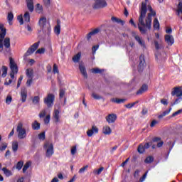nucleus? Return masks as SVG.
I'll return each mask as SVG.
<instances>
[{
  "label": "nucleus",
  "mask_w": 182,
  "mask_h": 182,
  "mask_svg": "<svg viewBox=\"0 0 182 182\" xmlns=\"http://www.w3.org/2000/svg\"><path fill=\"white\" fill-rule=\"evenodd\" d=\"M26 75L28 79H33V70L32 69H27L26 70Z\"/></svg>",
  "instance_id": "obj_26"
},
{
  "label": "nucleus",
  "mask_w": 182,
  "mask_h": 182,
  "mask_svg": "<svg viewBox=\"0 0 182 182\" xmlns=\"http://www.w3.org/2000/svg\"><path fill=\"white\" fill-rule=\"evenodd\" d=\"M22 80H23V76L21 75L18 80L17 89L20 87V86L22 83Z\"/></svg>",
  "instance_id": "obj_51"
},
{
  "label": "nucleus",
  "mask_w": 182,
  "mask_h": 182,
  "mask_svg": "<svg viewBox=\"0 0 182 182\" xmlns=\"http://www.w3.org/2000/svg\"><path fill=\"white\" fill-rule=\"evenodd\" d=\"M43 11V7L42 5H41V4H37L36 7V12H37V14H41Z\"/></svg>",
  "instance_id": "obj_36"
},
{
  "label": "nucleus",
  "mask_w": 182,
  "mask_h": 182,
  "mask_svg": "<svg viewBox=\"0 0 182 182\" xmlns=\"http://www.w3.org/2000/svg\"><path fill=\"white\" fill-rule=\"evenodd\" d=\"M82 56V53L79 52L77 54L75 55L73 57V62L75 63H78V62H80V58Z\"/></svg>",
  "instance_id": "obj_21"
},
{
  "label": "nucleus",
  "mask_w": 182,
  "mask_h": 182,
  "mask_svg": "<svg viewBox=\"0 0 182 182\" xmlns=\"http://www.w3.org/2000/svg\"><path fill=\"white\" fill-rule=\"evenodd\" d=\"M66 93V90H63L62 88L60 89V99L63 98V96H65V94Z\"/></svg>",
  "instance_id": "obj_48"
},
{
  "label": "nucleus",
  "mask_w": 182,
  "mask_h": 182,
  "mask_svg": "<svg viewBox=\"0 0 182 182\" xmlns=\"http://www.w3.org/2000/svg\"><path fill=\"white\" fill-rule=\"evenodd\" d=\"M76 153H77L76 146H73L71 148V154H72V156H75V154H76Z\"/></svg>",
  "instance_id": "obj_56"
},
{
  "label": "nucleus",
  "mask_w": 182,
  "mask_h": 182,
  "mask_svg": "<svg viewBox=\"0 0 182 182\" xmlns=\"http://www.w3.org/2000/svg\"><path fill=\"white\" fill-rule=\"evenodd\" d=\"M111 101L114 103H117L118 105H120V103H124V102H126V99L113 98L112 100H111Z\"/></svg>",
  "instance_id": "obj_34"
},
{
  "label": "nucleus",
  "mask_w": 182,
  "mask_h": 182,
  "mask_svg": "<svg viewBox=\"0 0 182 182\" xmlns=\"http://www.w3.org/2000/svg\"><path fill=\"white\" fill-rule=\"evenodd\" d=\"M40 43V41L33 43L30 48H28V49L24 54V56L26 58L27 56H30V55H32V53H33V52H35L36 49L39 48Z\"/></svg>",
  "instance_id": "obj_4"
},
{
  "label": "nucleus",
  "mask_w": 182,
  "mask_h": 182,
  "mask_svg": "<svg viewBox=\"0 0 182 182\" xmlns=\"http://www.w3.org/2000/svg\"><path fill=\"white\" fill-rule=\"evenodd\" d=\"M92 70V73H102L104 70H101L100 68H93L91 70Z\"/></svg>",
  "instance_id": "obj_45"
},
{
  "label": "nucleus",
  "mask_w": 182,
  "mask_h": 182,
  "mask_svg": "<svg viewBox=\"0 0 182 182\" xmlns=\"http://www.w3.org/2000/svg\"><path fill=\"white\" fill-rule=\"evenodd\" d=\"M55 102V95L48 94L46 97V106L50 108L53 106V102Z\"/></svg>",
  "instance_id": "obj_6"
},
{
  "label": "nucleus",
  "mask_w": 182,
  "mask_h": 182,
  "mask_svg": "<svg viewBox=\"0 0 182 182\" xmlns=\"http://www.w3.org/2000/svg\"><path fill=\"white\" fill-rule=\"evenodd\" d=\"M146 149H144V146H143V144H140L139 146H138V149H137V151L140 153V154H143V153H144V151Z\"/></svg>",
  "instance_id": "obj_42"
},
{
  "label": "nucleus",
  "mask_w": 182,
  "mask_h": 182,
  "mask_svg": "<svg viewBox=\"0 0 182 182\" xmlns=\"http://www.w3.org/2000/svg\"><path fill=\"white\" fill-rule=\"evenodd\" d=\"M53 118L55 123L59 122V110L58 109L54 110Z\"/></svg>",
  "instance_id": "obj_31"
},
{
  "label": "nucleus",
  "mask_w": 182,
  "mask_h": 182,
  "mask_svg": "<svg viewBox=\"0 0 182 182\" xmlns=\"http://www.w3.org/2000/svg\"><path fill=\"white\" fill-rule=\"evenodd\" d=\"M9 60H10V69L11 70V73H18V65H16V63H15V60H14V58H9Z\"/></svg>",
  "instance_id": "obj_8"
},
{
  "label": "nucleus",
  "mask_w": 182,
  "mask_h": 182,
  "mask_svg": "<svg viewBox=\"0 0 182 182\" xmlns=\"http://www.w3.org/2000/svg\"><path fill=\"white\" fill-rule=\"evenodd\" d=\"M107 6V2L106 0H95L93 5L94 9H100L102 8H106Z\"/></svg>",
  "instance_id": "obj_5"
},
{
  "label": "nucleus",
  "mask_w": 182,
  "mask_h": 182,
  "mask_svg": "<svg viewBox=\"0 0 182 182\" xmlns=\"http://www.w3.org/2000/svg\"><path fill=\"white\" fill-rule=\"evenodd\" d=\"M103 170H105V168L103 166H101L98 169H94L92 173L94 176H99L102 173V171H103Z\"/></svg>",
  "instance_id": "obj_32"
},
{
  "label": "nucleus",
  "mask_w": 182,
  "mask_h": 182,
  "mask_svg": "<svg viewBox=\"0 0 182 182\" xmlns=\"http://www.w3.org/2000/svg\"><path fill=\"white\" fill-rule=\"evenodd\" d=\"M38 25L41 28L42 31L45 29V27L46 26V18L42 17L40 18L38 21Z\"/></svg>",
  "instance_id": "obj_15"
},
{
  "label": "nucleus",
  "mask_w": 182,
  "mask_h": 182,
  "mask_svg": "<svg viewBox=\"0 0 182 182\" xmlns=\"http://www.w3.org/2000/svg\"><path fill=\"white\" fill-rule=\"evenodd\" d=\"M93 99H95V100H99L100 99H102V96L96 94V93H92V95Z\"/></svg>",
  "instance_id": "obj_53"
},
{
  "label": "nucleus",
  "mask_w": 182,
  "mask_h": 182,
  "mask_svg": "<svg viewBox=\"0 0 182 182\" xmlns=\"http://www.w3.org/2000/svg\"><path fill=\"white\" fill-rule=\"evenodd\" d=\"M53 73H59V68L56 64L53 65Z\"/></svg>",
  "instance_id": "obj_55"
},
{
  "label": "nucleus",
  "mask_w": 182,
  "mask_h": 182,
  "mask_svg": "<svg viewBox=\"0 0 182 182\" xmlns=\"http://www.w3.org/2000/svg\"><path fill=\"white\" fill-rule=\"evenodd\" d=\"M135 105H136V102L127 104L125 105V107H127V109H132V107H133V106H134Z\"/></svg>",
  "instance_id": "obj_61"
},
{
  "label": "nucleus",
  "mask_w": 182,
  "mask_h": 182,
  "mask_svg": "<svg viewBox=\"0 0 182 182\" xmlns=\"http://www.w3.org/2000/svg\"><path fill=\"white\" fill-rule=\"evenodd\" d=\"M178 16H180V14H182V2H179L178 4V9L176 10Z\"/></svg>",
  "instance_id": "obj_40"
},
{
  "label": "nucleus",
  "mask_w": 182,
  "mask_h": 182,
  "mask_svg": "<svg viewBox=\"0 0 182 182\" xmlns=\"http://www.w3.org/2000/svg\"><path fill=\"white\" fill-rule=\"evenodd\" d=\"M16 131L18 132V137L20 140L26 138V129L23 128L22 122L18 124Z\"/></svg>",
  "instance_id": "obj_2"
},
{
  "label": "nucleus",
  "mask_w": 182,
  "mask_h": 182,
  "mask_svg": "<svg viewBox=\"0 0 182 182\" xmlns=\"http://www.w3.org/2000/svg\"><path fill=\"white\" fill-rule=\"evenodd\" d=\"M144 161L145 163H153L154 161V158H153V156H148Z\"/></svg>",
  "instance_id": "obj_47"
},
{
  "label": "nucleus",
  "mask_w": 182,
  "mask_h": 182,
  "mask_svg": "<svg viewBox=\"0 0 182 182\" xmlns=\"http://www.w3.org/2000/svg\"><path fill=\"white\" fill-rule=\"evenodd\" d=\"M23 18L25 22H30L31 21V15L28 11H26L23 15Z\"/></svg>",
  "instance_id": "obj_39"
},
{
  "label": "nucleus",
  "mask_w": 182,
  "mask_h": 182,
  "mask_svg": "<svg viewBox=\"0 0 182 182\" xmlns=\"http://www.w3.org/2000/svg\"><path fill=\"white\" fill-rule=\"evenodd\" d=\"M36 54L39 53L40 55H42V53H45V48H40L36 50Z\"/></svg>",
  "instance_id": "obj_60"
},
{
  "label": "nucleus",
  "mask_w": 182,
  "mask_h": 182,
  "mask_svg": "<svg viewBox=\"0 0 182 182\" xmlns=\"http://www.w3.org/2000/svg\"><path fill=\"white\" fill-rule=\"evenodd\" d=\"M31 164H32V162L28 161L25 164V165L23 167V173H26V170L31 167Z\"/></svg>",
  "instance_id": "obj_37"
},
{
  "label": "nucleus",
  "mask_w": 182,
  "mask_h": 182,
  "mask_svg": "<svg viewBox=\"0 0 182 182\" xmlns=\"http://www.w3.org/2000/svg\"><path fill=\"white\" fill-rule=\"evenodd\" d=\"M147 89H149V87H147V85H143L141 87V90H142L144 92H147Z\"/></svg>",
  "instance_id": "obj_64"
},
{
  "label": "nucleus",
  "mask_w": 182,
  "mask_h": 182,
  "mask_svg": "<svg viewBox=\"0 0 182 182\" xmlns=\"http://www.w3.org/2000/svg\"><path fill=\"white\" fill-rule=\"evenodd\" d=\"M79 69H80V73L82 75L85 79H87V72L86 71V67H85V65L80 64Z\"/></svg>",
  "instance_id": "obj_13"
},
{
  "label": "nucleus",
  "mask_w": 182,
  "mask_h": 182,
  "mask_svg": "<svg viewBox=\"0 0 182 182\" xmlns=\"http://www.w3.org/2000/svg\"><path fill=\"white\" fill-rule=\"evenodd\" d=\"M161 103L164 106H167V105H168V102L167 101L166 99H164V98L161 100Z\"/></svg>",
  "instance_id": "obj_59"
},
{
  "label": "nucleus",
  "mask_w": 182,
  "mask_h": 182,
  "mask_svg": "<svg viewBox=\"0 0 182 182\" xmlns=\"http://www.w3.org/2000/svg\"><path fill=\"white\" fill-rule=\"evenodd\" d=\"M1 71H2L1 77H6V75H8V67L3 65L1 67Z\"/></svg>",
  "instance_id": "obj_28"
},
{
  "label": "nucleus",
  "mask_w": 182,
  "mask_h": 182,
  "mask_svg": "<svg viewBox=\"0 0 182 182\" xmlns=\"http://www.w3.org/2000/svg\"><path fill=\"white\" fill-rule=\"evenodd\" d=\"M12 102V97L11 95H8L6 99V103L7 105H11Z\"/></svg>",
  "instance_id": "obj_54"
},
{
  "label": "nucleus",
  "mask_w": 182,
  "mask_h": 182,
  "mask_svg": "<svg viewBox=\"0 0 182 182\" xmlns=\"http://www.w3.org/2000/svg\"><path fill=\"white\" fill-rule=\"evenodd\" d=\"M95 133H99V129L96 126H92L91 129L87 131V135L88 137H92Z\"/></svg>",
  "instance_id": "obj_11"
},
{
  "label": "nucleus",
  "mask_w": 182,
  "mask_h": 182,
  "mask_svg": "<svg viewBox=\"0 0 182 182\" xmlns=\"http://www.w3.org/2000/svg\"><path fill=\"white\" fill-rule=\"evenodd\" d=\"M165 42L168 45H173L174 43V38L171 35H166L165 36Z\"/></svg>",
  "instance_id": "obj_17"
},
{
  "label": "nucleus",
  "mask_w": 182,
  "mask_h": 182,
  "mask_svg": "<svg viewBox=\"0 0 182 182\" xmlns=\"http://www.w3.org/2000/svg\"><path fill=\"white\" fill-rule=\"evenodd\" d=\"M54 32L58 36L60 35V20H57V25L54 28Z\"/></svg>",
  "instance_id": "obj_20"
},
{
  "label": "nucleus",
  "mask_w": 182,
  "mask_h": 182,
  "mask_svg": "<svg viewBox=\"0 0 182 182\" xmlns=\"http://www.w3.org/2000/svg\"><path fill=\"white\" fill-rule=\"evenodd\" d=\"M87 168H89V165H86V166H83L82 168H80V170H79L80 174H82V173L86 171V170H87Z\"/></svg>",
  "instance_id": "obj_49"
},
{
  "label": "nucleus",
  "mask_w": 182,
  "mask_h": 182,
  "mask_svg": "<svg viewBox=\"0 0 182 182\" xmlns=\"http://www.w3.org/2000/svg\"><path fill=\"white\" fill-rule=\"evenodd\" d=\"M21 97L22 102L25 103V102H26V98L28 97V91L26 90V88L21 89Z\"/></svg>",
  "instance_id": "obj_14"
},
{
  "label": "nucleus",
  "mask_w": 182,
  "mask_h": 182,
  "mask_svg": "<svg viewBox=\"0 0 182 182\" xmlns=\"http://www.w3.org/2000/svg\"><path fill=\"white\" fill-rule=\"evenodd\" d=\"M40 100H41V98H39V96H35L33 98L32 102H33V105H39Z\"/></svg>",
  "instance_id": "obj_41"
},
{
  "label": "nucleus",
  "mask_w": 182,
  "mask_h": 182,
  "mask_svg": "<svg viewBox=\"0 0 182 182\" xmlns=\"http://www.w3.org/2000/svg\"><path fill=\"white\" fill-rule=\"evenodd\" d=\"M146 66V61L144 60V55H141L139 57V64L138 65L139 72H142Z\"/></svg>",
  "instance_id": "obj_9"
},
{
  "label": "nucleus",
  "mask_w": 182,
  "mask_h": 182,
  "mask_svg": "<svg viewBox=\"0 0 182 182\" xmlns=\"http://www.w3.org/2000/svg\"><path fill=\"white\" fill-rule=\"evenodd\" d=\"M117 119V115L115 114H109L106 117V120L108 123H114Z\"/></svg>",
  "instance_id": "obj_12"
},
{
  "label": "nucleus",
  "mask_w": 182,
  "mask_h": 182,
  "mask_svg": "<svg viewBox=\"0 0 182 182\" xmlns=\"http://www.w3.org/2000/svg\"><path fill=\"white\" fill-rule=\"evenodd\" d=\"M171 111V108H169V109L164 111V112H162L161 114L158 116V119H163L165 116H167V114H168V113H170Z\"/></svg>",
  "instance_id": "obj_33"
},
{
  "label": "nucleus",
  "mask_w": 182,
  "mask_h": 182,
  "mask_svg": "<svg viewBox=\"0 0 182 182\" xmlns=\"http://www.w3.org/2000/svg\"><path fill=\"white\" fill-rule=\"evenodd\" d=\"M53 144H47L46 145V157H52L53 154Z\"/></svg>",
  "instance_id": "obj_10"
},
{
  "label": "nucleus",
  "mask_w": 182,
  "mask_h": 182,
  "mask_svg": "<svg viewBox=\"0 0 182 182\" xmlns=\"http://www.w3.org/2000/svg\"><path fill=\"white\" fill-rule=\"evenodd\" d=\"M102 133L106 135H109L112 134V129H110V127L105 126L102 129Z\"/></svg>",
  "instance_id": "obj_23"
},
{
  "label": "nucleus",
  "mask_w": 182,
  "mask_h": 182,
  "mask_svg": "<svg viewBox=\"0 0 182 182\" xmlns=\"http://www.w3.org/2000/svg\"><path fill=\"white\" fill-rule=\"evenodd\" d=\"M6 147H8V144L4 143L2 144V146L0 147L1 151H4L6 149Z\"/></svg>",
  "instance_id": "obj_57"
},
{
  "label": "nucleus",
  "mask_w": 182,
  "mask_h": 182,
  "mask_svg": "<svg viewBox=\"0 0 182 182\" xmlns=\"http://www.w3.org/2000/svg\"><path fill=\"white\" fill-rule=\"evenodd\" d=\"M32 129L33 130H39V129H41V124L36 120L34 121V122L32 124Z\"/></svg>",
  "instance_id": "obj_29"
},
{
  "label": "nucleus",
  "mask_w": 182,
  "mask_h": 182,
  "mask_svg": "<svg viewBox=\"0 0 182 182\" xmlns=\"http://www.w3.org/2000/svg\"><path fill=\"white\" fill-rule=\"evenodd\" d=\"M32 83H33V78H28L26 84L28 87H31Z\"/></svg>",
  "instance_id": "obj_50"
},
{
  "label": "nucleus",
  "mask_w": 182,
  "mask_h": 182,
  "mask_svg": "<svg viewBox=\"0 0 182 182\" xmlns=\"http://www.w3.org/2000/svg\"><path fill=\"white\" fill-rule=\"evenodd\" d=\"M146 177H147V172H146L143 176L139 178V182H143L144 180H146Z\"/></svg>",
  "instance_id": "obj_62"
},
{
  "label": "nucleus",
  "mask_w": 182,
  "mask_h": 182,
  "mask_svg": "<svg viewBox=\"0 0 182 182\" xmlns=\"http://www.w3.org/2000/svg\"><path fill=\"white\" fill-rule=\"evenodd\" d=\"M27 8L30 12H33V0H26Z\"/></svg>",
  "instance_id": "obj_18"
},
{
  "label": "nucleus",
  "mask_w": 182,
  "mask_h": 182,
  "mask_svg": "<svg viewBox=\"0 0 182 182\" xmlns=\"http://www.w3.org/2000/svg\"><path fill=\"white\" fill-rule=\"evenodd\" d=\"M40 119H43L45 124H46V109H43L39 114Z\"/></svg>",
  "instance_id": "obj_24"
},
{
  "label": "nucleus",
  "mask_w": 182,
  "mask_h": 182,
  "mask_svg": "<svg viewBox=\"0 0 182 182\" xmlns=\"http://www.w3.org/2000/svg\"><path fill=\"white\" fill-rule=\"evenodd\" d=\"M22 167H23V161H20L17 163L16 168L19 171L22 169Z\"/></svg>",
  "instance_id": "obj_43"
},
{
  "label": "nucleus",
  "mask_w": 182,
  "mask_h": 182,
  "mask_svg": "<svg viewBox=\"0 0 182 182\" xmlns=\"http://www.w3.org/2000/svg\"><path fill=\"white\" fill-rule=\"evenodd\" d=\"M154 29H156L159 31L160 29V23H159V20L157 18H155L154 20Z\"/></svg>",
  "instance_id": "obj_38"
},
{
  "label": "nucleus",
  "mask_w": 182,
  "mask_h": 182,
  "mask_svg": "<svg viewBox=\"0 0 182 182\" xmlns=\"http://www.w3.org/2000/svg\"><path fill=\"white\" fill-rule=\"evenodd\" d=\"M98 49H99V45L94 46L92 47V50L93 55H95V53H96V50H97Z\"/></svg>",
  "instance_id": "obj_58"
},
{
  "label": "nucleus",
  "mask_w": 182,
  "mask_h": 182,
  "mask_svg": "<svg viewBox=\"0 0 182 182\" xmlns=\"http://www.w3.org/2000/svg\"><path fill=\"white\" fill-rule=\"evenodd\" d=\"M17 20L18 21L20 25H23V16H22V15L18 16Z\"/></svg>",
  "instance_id": "obj_52"
},
{
  "label": "nucleus",
  "mask_w": 182,
  "mask_h": 182,
  "mask_svg": "<svg viewBox=\"0 0 182 182\" xmlns=\"http://www.w3.org/2000/svg\"><path fill=\"white\" fill-rule=\"evenodd\" d=\"M171 96H176V97H181L182 87H175L172 89L171 92Z\"/></svg>",
  "instance_id": "obj_7"
},
{
  "label": "nucleus",
  "mask_w": 182,
  "mask_h": 182,
  "mask_svg": "<svg viewBox=\"0 0 182 182\" xmlns=\"http://www.w3.org/2000/svg\"><path fill=\"white\" fill-rule=\"evenodd\" d=\"M18 141H13V143H12V150H13L14 153H16V151H18Z\"/></svg>",
  "instance_id": "obj_35"
},
{
  "label": "nucleus",
  "mask_w": 182,
  "mask_h": 182,
  "mask_svg": "<svg viewBox=\"0 0 182 182\" xmlns=\"http://www.w3.org/2000/svg\"><path fill=\"white\" fill-rule=\"evenodd\" d=\"M4 46L6 48V49H9V48H11V38H4Z\"/></svg>",
  "instance_id": "obj_22"
},
{
  "label": "nucleus",
  "mask_w": 182,
  "mask_h": 182,
  "mask_svg": "<svg viewBox=\"0 0 182 182\" xmlns=\"http://www.w3.org/2000/svg\"><path fill=\"white\" fill-rule=\"evenodd\" d=\"M154 46H155L156 50H159V49H161V48L163 46L161 43H159V42L157 41H154Z\"/></svg>",
  "instance_id": "obj_44"
},
{
  "label": "nucleus",
  "mask_w": 182,
  "mask_h": 182,
  "mask_svg": "<svg viewBox=\"0 0 182 182\" xmlns=\"http://www.w3.org/2000/svg\"><path fill=\"white\" fill-rule=\"evenodd\" d=\"M38 139H39V140H42V141H43V140H45V139H46L45 132L38 134Z\"/></svg>",
  "instance_id": "obj_46"
},
{
  "label": "nucleus",
  "mask_w": 182,
  "mask_h": 182,
  "mask_svg": "<svg viewBox=\"0 0 182 182\" xmlns=\"http://www.w3.org/2000/svg\"><path fill=\"white\" fill-rule=\"evenodd\" d=\"M148 10L150 13H148L147 16V4L146 2H142L141 7L139 9V18L138 21V28L139 32L142 35H146L147 33V29L150 31L151 29V16H156V11L153 10L151 6H148ZM146 17V23H144V18Z\"/></svg>",
  "instance_id": "obj_1"
},
{
  "label": "nucleus",
  "mask_w": 182,
  "mask_h": 182,
  "mask_svg": "<svg viewBox=\"0 0 182 182\" xmlns=\"http://www.w3.org/2000/svg\"><path fill=\"white\" fill-rule=\"evenodd\" d=\"M133 37L141 46H144V41L143 39H141V38H140V36L136 34V33H133Z\"/></svg>",
  "instance_id": "obj_16"
},
{
  "label": "nucleus",
  "mask_w": 182,
  "mask_h": 182,
  "mask_svg": "<svg viewBox=\"0 0 182 182\" xmlns=\"http://www.w3.org/2000/svg\"><path fill=\"white\" fill-rule=\"evenodd\" d=\"M7 20H8L9 24L10 26H11L12 25V21H14V13H12V11H10V12L8 13Z\"/></svg>",
  "instance_id": "obj_25"
},
{
  "label": "nucleus",
  "mask_w": 182,
  "mask_h": 182,
  "mask_svg": "<svg viewBox=\"0 0 182 182\" xmlns=\"http://www.w3.org/2000/svg\"><path fill=\"white\" fill-rule=\"evenodd\" d=\"M157 123H159V122H157V120L154 119L150 124L151 127H154V126H156V124H157Z\"/></svg>",
  "instance_id": "obj_63"
},
{
  "label": "nucleus",
  "mask_w": 182,
  "mask_h": 182,
  "mask_svg": "<svg viewBox=\"0 0 182 182\" xmlns=\"http://www.w3.org/2000/svg\"><path fill=\"white\" fill-rule=\"evenodd\" d=\"M96 33H99V29L96 28L95 30H93L92 31L90 32L87 35V41L90 40V38H92V36H93V35H96Z\"/></svg>",
  "instance_id": "obj_27"
},
{
  "label": "nucleus",
  "mask_w": 182,
  "mask_h": 182,
  "mask_svg": "<svg viewBox=\"0 0 182 182\" xmlns=\"http://www.w3.org/2000/svg\"><path fill=\"white\" fill-rule=\"evenodd\" d=\"M47 31H48V37L47 38V43L48 45V50H50V53H51L52 46L50 44V37H49V35H50V26L48 27Z\"/></svg>",
  "instance_id": "obj_19"
},
{
  "label": "nucleus",
  "mask_w": 182,
  "mask_h": 182,
  "mask_svg": "<svg viewBox=\"0 0 182 182\" xmlns=\"http://www.w3.org/2000/svg\"><path fill=\"white\" fill-rule=\"evenodd\" d=\"M2 171L4 173L6 177H11V176H12V171H11V170L6 168V167H4L2 168Z\"/></svg>",
  "instance_id": "obj_30"
},
{
  "label": "nucleus",
  "mask_w": 182,
  "mask_h": 182,
  "mask_svg": "<svg viewBox=\"0 0 182 182\" xmlns=\"http://www.w3.org/2000/svg\"><path fill=\"white\" fill-rule=\"evenodd\" d=\"M0 52L4 50V40L6 36V28L4 27V24H0Z\"/></svg>",
  "instance_id": "obj_3"
}]
</instances>
